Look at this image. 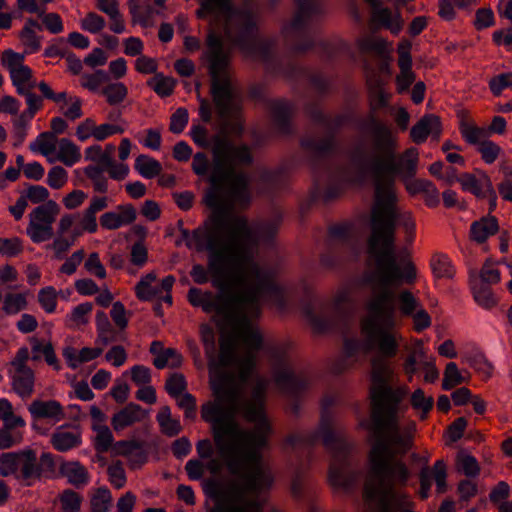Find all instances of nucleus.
<instances>
[{
  "instance_id": "f257e3e1",
  "label": "nucleus",
  "mask_w": 512,
  "mask_h": 512,
  "mask_svg": "<svg viewBox=\"0 0 512 512\" xmlns=\"http://www.w3.org/2000/svg\"><path fill=\"white\" fill-rule=\"evenodd\" d=\"M254 319L249 318V321L260 338L257 346L244 343L233 335L231 328L225 323H218L222 330L229 332L230 336L220 341L217 360L214 358V353L208 357L214 400L201 407V418L210 424L217 448L233 472L237 471L241 464L257 465L260 458L259 448L265 444L268 432V421L264 413L268 381L264 378L258 379L251 398L243 403L244 418L248 422L255 423L252 429H243L235 419L241 408V385L233 373L225 371L235 362V342H239L247 348L246 355L238 361L239 378L241 382L249 378L255 366V353L262 346V335L253 324Z\"/></svg>"
},
{
  "instance_id": "f03ea898",
  "label": "nucleus",
  "mask_w": 512,
  "mask_h": 512,
  "mask_svg": "<svg viewBox=\"0 0 512 512\" xmlns=\"http://www.w3.org/2000/svg\"><path fill=\"white\" fill-rule=\"evenodd\" d=\"M222 205L221 199L211 194L208 197L211 214L187 240L188 247L207 254V267L192 266L193 281L202 285L211 280L213 287L221 292L232 290V286L272 284L273 273L254 259V248L266 236L265 227H251L244 217L220 209Z\"/></svg>"
},
{
  "instance_id": "7ed1b4c3",
  "label": "nucleus",
  "mask_w": 512,
  "mask_h": 512,
  "mask_svg": "<svg viewBox=\"0 0 512 512\" xmlns=\"http://www.w3.org/2000/svg\"><path fill=\"white\" fill-rule=\"evenodd\" d=\"M391 252V245L367 247L368 268L362 277L363 283L370 288L365 303L366 314L362 317L365 347L386 357L397 354L401 341L396 330L397 310L402 316L413 318L417 332L431 325V318L420 300L407 289L397 291L403 284L414 283L417 277L415 265L411 259L397 261Z\"/></svg>"
},
{
  "instance_id": "20e7f679",
  "label": "nucleus",
  "mask_w": 512,
  "mask_h": 512,
  "mask_svg": "<svg viewBox=\"0 0 512 512\" xmlns=\"http://www.w3.org/2000/svg\"><path fill=\"white\" fill-rule=\"evenodd\" d=\"M197 14L199 18L211 15L233 21L235 45L243 53L258 57L272 76L283 77L292 83H298L301 78H305L314 90L315 97L305 95L304 108L311 120L322 126L321 128H343L348 119L355 117L353 111L338 115L332 125L331 116L323 108V100L332 89V80L322 73L312 72L294 60L280 57L275 50V40L260 36L258 15L249 5L239 7L233 0H202Z\"/></svg>"
},
{
  "instance_id": "39448f33",
  "label": "nucleus",
  "mask_w": 512,
  "mask_h": 512,
  "mask_svg": "<svg viewBox=\"0 0 512 512\" xmlns=\"http://www.w3.org/2000/svg\"><path fill=\"white\" fill-rule=\"evenodd\" d=\"M396 402L387 407L377 403L374 411L375 443L369 454L370 470L363 496L367 503L378 501V512H414L410 496L398 490L407 484L410 471L405 463L393 458L412 448L416 425L411 422L405 429L397 426Z\"/></svg>"
},
{
  "instance_id": "423d86ee",
  "label": "nucleus",
  "mask_w": 512,
  "mask_h": 512,
  "mask_svg": "<svg viewBox=\"0 0 512 512\" xmlns=\"http://www.w3.org/2000/svg\"><path fill=\"white\" fill-rule=\"evenodd\" d=\"M395 152L396 140L391 130H370L357 149L358 161L371 174L375 185L367 247L392 244L396 175L403 181L413 178L417 172L419 154L416 148L407 149L398 159Z\"/></svg>"
},
{
  "instance_id": "0eeeda50",
  "label": "nucleus",
  "mask_w": 512,
  "mask_h": 512,
  "mask_svg": "<svg viewBox=\"0 0 512 512\" xmlns=\"http://www.w3.org/2000/svg\"><path fill=\"white\" fill-rule=\"evenodd\" d=\"M233 293L221 292L213 294L192 287L188 291V301L194 307H200L206 313H215L219 323L231 328L235 337L244 343L257 346L259 335L250 325L249 318H258L261 303L265 298L278 299L282 289L275 283L260 286L258 283L249 286H232Z\"/></svg>"
},
{
  "instance_id": "6e6552de",
  "label": "nucleus",
  "mask_w": 512,
  "mask_h": 512,
  "mask_svg": "<svg viewBox=\"0 0 512 512\" xmlns=\"http://www.w3.org/2000/svg\"><path fill=\"white\" fill-rule=\"evenodd\" d=\"M210 130H191L193 141L202 148L211 149L214 154L215 166L210 177L212 189L206 194H215L223 205L220 209L231 214L234 203L245 202L249 199L248 177L245 173L235 172L240 165L252 162V156L247 146H233L228 140L226 130L210 134Z\"/></svg>"
},
{
  "instance_id": "1a4fd4ad",
  "label": "nucleus",
  "mask_w": 512,
  "mask_h": 512,
  "mask_svg": "<svg viewBox=\"0 0 512 512\" xmlns=\"http://www.w3.org/2000/svg\"><path fill=\"white\" fill-rule=\"evenodd\" d=\"M272 477L267 470H257L244 485L231 480L227 483L210 481L205 492L213 501L208 512H263V494L270 490ZM267 512H279L270 509Z\"/></svg>"
},
{
  "instance_id": "9d476101",
  "label": "nucleus",
  "mask_w": 512,
  "mask_h": 512,
  "mask_svg": "<svg viewBox=\"0 0 512 512\" xmlns=\"http://www.w3.org/2000/svg\"><path fill=\"white\" fill-rule=\"evenodd\" d=\"M207 51L205 53L209 72L213 81L211 84V94L213 104L205 99L200 100L199 117L209 124L211 123L214 110L218 117L227 119L235 110V94L229 81L220 78V75L227 67L228 60L224 52L222 39L218 34L210 31L206 37Z\"/></svg>"
},
{
  "instance_id": "9b49d317",
  "label": "nucleus",
  "mask_w": 512,
  "mask_h": 512,
  "mask_svg": "<svg viewBox=\"0 0 512 512\" xmlns=\"http://www.w3.org/2000/svg\"><path fill=\"white\" fill-rule=\"evenodd\" d=\"M360 332H362V319L360 320ZM362 342L355 339H347L344 344V351L347 357H354L360 351L365 353L375 352L377 356L371 361V387H370V398H371V430L375 436V421L374 411L377 407V403L382 402L384 406L394 405L396 402L395 416L397 418V426L400 427V415L407 410L406 405H402V401L406 397L408 390L406 387H397L393 389L389 383L392 378V370L385 359L389 357L381 355L377 350H368L365 347V339L363 333H361Z\"/></svg>"
},
{
  "instance_id": "f8f14e48",
  "label": "nucleus",
  "mask_w": 512,
  "mask_h": 512,
  "mask_svg": "<svg viewBox=\"0 0 512 512\" xmlns=\"http://www.w3.org/2000/svg\"><path fill=\"white\" fill-rule=\"evenodd\" d=\"M298 8L291 21L282 28L291 50L304 54L313 51L326 61H332L337 48L328 40L318 37L312 30V20L323 12L319 0H295Z\"/></svg>"
},
{
  "instance_id": "ddd939ff",
  "label": "nucleus",
  "mask_w": 512,
  "mask_h": 512,
  "mask_svg": "<svg viewBox=\"0 0 512 512\" xmlns=\"http://www.w3.org/2000/svg\"><path fill=\"white\" fill-rule=\"evenodd\" d=\"M323 439V444L332 454L329 468V481L332 486L348 489L357 483L361 477L360 472L351 468L347 456L351 450V443L342 433H335L332 429L330 416L323 413L317 436Z\"/></svg>"
},
{
  "instance_id": "4468645a",
  "label": "nucleus",
  "mask_w": 512,
  "mask_h": 512,
  "mask_svg": "<svg viewBox=\"0 0 512 512\" xmlns=\"http://www.w3.org/2000/svg\"><path fill=\"white\" fill-rule=\"evenodd\" d=\"M54 469L55 463L50 453H42L38 458L35 450L26 448L0 455V475L13 476L27 486L33 485L43 476L52 474Z\"/></svg>"
},
{
  "instance_id": "2eb2a0df",
  "label": "nucleus",
  "mask_w": 512,
  "mask_h": 512,
  "mask_svg": "<svg viewBox=\"0 0 512 512\" xmlns=\"http://www.w3.org/2000/svg\"><path fill=\"white\" fill-rule=\"evenodd\" d=\"M60 210V206L54 200H49L29 213L26 232L32 242L41 243L53 237V223L60 214Z\"/></svg>"
},
{
  "instance_id": "dca6fc26",
  "label": "nucleus",
  "mask_w": 512,
  "mask_h": 512,
  "mask_svg": "<svg viewBox=\"0 0 512 512\" xmlns=\"http://www.w3.org/2000/svg\"><path fill=\"white\" fill-rule=\"evenodd\" d=\"M251 100L262 104L275 123V128H293L291 120L295 113V105L285 99H270L263 84H252L248 89Z\"/></svg>"
},
{
  "instance_id": "f3484780",
  "label": "nucleus",
  "mask_w": 512,
  "mask_h": 512,
  "mask_svg": "<svg viewBox=\"0 0 512 512\" xmlns=\"http://www.w3.org/2000/svg\"><path fill=\"white\" fill-rule=\"evenodd\" d=\"M270 432H271V428H270V425L268 424V432H267V435H266V442L263 446H261L259 448V454H260V458L258 460V463L256 466H253V465H250V464H241L238 468L237 471L233 472L230 470V468L228 467V464H227V461L225 460V458L220 454L219 450H217V453L219 455V457L221 458L222 462L216 458H208L209 460L207 461L206 465L204 466V469L206 468L211 474H218L220 473V471L222 470V467H223V464L225 465V467L227 468V470L229 471V473L231 475H237V476H240V478H229L225 481H218L216 480V482L218 483H227L231 480H234V481H237L239 483V485H244L247 481V478L251 475H253L254 473H256L257 470H267L269 472V474L271 475L272 477V483H271V486H273L274 484V474H273V471L271 470V468L265 464L263 462V456H262V451L263 449L267 446V443H268V437L270 435ZM214 441V444L215 443V440L213 439ZM215 447H217V445H215ZM218 449V448H216ZM210 481H215V479H209L205 482L204 486H203V491H205V486L207 485L208 482ZM272 487H270L271 489ZM206 493V492H204ZM207 497H209L207 494H205Z\"/></svg>"
},
{
  "instance_id": "a211bd4d",
  "label": "nucleus",
  "mask_w": 512,
  "mask_h": 512,
  "mask_svg": "<svg viewBox=\"0 0 512 512\" xmlns=\"http://www.w3.org/2000/svg\"><path fill=\"white\" fill-rule=\"evenodd\" d=\"M462 186V189L473 193L478 198H488L492 211L496 207L497 195L493 188L491 179L486 174L476 177L473 174L465 173L456 179Z\"/></svg>"
},
{
  "instance_id": "6ab92c4d",
  "label": "nucleus",
  "mask_w": 512,
  "mask_h": 512,
  "mask_svg": "<svg viewBox=\"0 0 512 512\" xmlns=\"http://www.w3.org/2000/svg\"><path fill=\"white\" fill-rule=\"evenodd\" d=\"M432 478L436 483V491L439 494L444 493L447 490V467L443 460H437L432 469L429 467H423L419 474L420 480V491L419 495L422 499H426L429 496V491L432 486Z\"/></svg>"
},
{
  "instance_id": "aec40b11",
  "label": "nucleus",
  "mask_w": 512,
  "mask_h": 512,
  "mask_svg": "<svg viewBox=\"0 0 512 512\" xmlns=\"http://www.w3.org/2000/svg\"><path fill=\"white\" fill-rule=\"evenodd\" d=\"M12 390L22 399L30 398L34 393L35 373L28 368H9Z\"/></svg>"
},
{
  "instance_id": "412c9836",
  "label": "nucleus",
  "mask_w": 512,
  "mask_h": 512,
  "mask_svg": "<svg viewBox=\"0 0 512 512\" xmlns=\"http://www.w3.org/2000/svg\"><path fill=\"white\" fill-rule=\"evenodd\" d=\"M28 411L35 420L48 419L56 423L65 417L62 405L56 400H34L28 406Z\"/></svg>"
},
{
  "instance_id": "4be33fe9",
  "label": "nucleus",
  "mask_w": 512,
  "mask_h": 512,
  "mask_svg": "<svg viewBox=\"0 0 512 512\" xmlns=\"http://www.w3.org/2000/svg\"><path fill=\"white\" fill-rule=\"evenodd\" d=\"M136 219V210L131 204L120 205L117 211L106 212L100 217V224L107 230H116L129 225Z\"/></svg>"
},
{
  "instance_id": "5701e85b",
  "label": "nucleus",
  "mask_w": 512,
  "mask_h": 512,
  "mask_svg": "<svg viewBox=\"0 0 512 512\" xmlns=\"http://www.w3.org/2000/svg\"><path fill=\"white\" fill-rule=\"evenodd\" d=\"M26 422L23 418H14L3 423L0 428V450H6L22 443Z\"/></svg>"
},
{
  "instance_id": "b1692460",
  "label": "nucleus",
  "mask_w": 512,
  "mask_h": 512,
  "mask_svg": "<svg viewBox=\"0 0 512 512\" xmlns=\"http://www.w3.org/2000/svg\"><path fill=\"white\" fill-rule=\"evenodd\" d=\"M145 417L146 413L140 405L129 403L113 415L111 425L113 429L118 432L142 421Z\"/></svg>"
},
{
  "instance_id": "393cba45",
  "label": "nucleus",
  "mask_w": 512,
  "mask_h": 512,
  "mask_svg": "<svg viewBox=\"0 0 512 512\" xmlns=\"http://www.w3.org/2000/svg\"><path fill=\"white\" fill-rule=\"evenodd\" d=\"M373 20L381 27L388 29L393 35H398L402 30V19L399 13L393 14L392 10L384 7L382 2L371 7Z\"/></svg>"
},
{
  "instance_id": "a878e982",
  "label": "nucleus",
  "mask_w": 512,
  "mask_h": 512,
  "mask_svg": "<svg viewBox=\"0 0 512 512\" xmlns=\"http://www.w3.org/2000/svg\"><path fill=\"white\" fill-rule=\"evenodd\" d=\"M51 444L59 452H66L81 444V433L77 428L59 427L51 435Z\"/></svg>"
},
{
  "instance_id": "bb28decb",
  "label": "nucleus",
  "mask_w": 512,
  "mask_h": 512,
  "mask_svg": "<svg viewBox=\"0 0 512 512\" xmlns=\"http://www.w3.org/2000/svg\"><path fill=\"white\" fill-rule=\"evenodd\" d=\"M274 378L277 386L288 393H296L307 384V381L295 375L287 364H281L276 368Z\"/></svg>"
},
{
  "instance_id": "cd10ccee",
  "label": "nucleus",
  "mask_w": 512,
  "mask_h": 512,
  "mask_svg": "<svg viewBox=\"0 0 512 512\" xmlns=\"http://www.w3.org/2000/svg\"><path fill=\"white\" fill-rule=\"evenodd\" d=\"M395 202H393V213H394V220H393V226L396 227V223L404 229L406 241L411 243L414 240L415 237V220L410 212H402L397 213ZM391 253L392 255L399 261L400 259H410L406 256H400L398 257L395 252V229L393 230V240L391 244Z\"/></svg>"
},
{
  "instance_id": "c85d7f7f",
  "label": "nucleus",
  "mask_w": 512,
  "mask_h": 512,
  "mask_svg": "<svg viewBox=\"0 0 512 512\" xmlns=\"http://www.w3.org/2000/svg\"><path fill=\"white\" fill-rule=\"evenodd\" d=\"M301 146L311 156L322 157L332 150L334 140L330 135L312 134L302 139Z\"/></svg>"
},
{
  "instance_id": "c756f323",
  "label": "nucleus",
  "mask_w": 512,
  "mask_h": 512,
  "mask_svg": "<svg viewBox=\"0 0 512 512\" xmlns=\"http://www.w3.org/2000/svg\"><path fill=\"white\" fill-rule=\"evenodd\" d=\"M59 471L69 484L81 488L89 483L90 475L87 469L77 461H69L61 464Z\"/></svg>"
},
{
  "instance_id": "7c9ffc66",
  "label": "nucleus",
  "mask_w": 512,
  "mask_h": 512,
  "mask_svg": "<svg viewBox=\"0 0 512 512\" xmlns=\"http://www.w3.org/2000/svg\"><path fill=\"white\" fill-rule=\"evenodd\" d=\"M498 230L499 225L496 217H483L472 223L470 228V238L477 243H483L488 237L497 233Z\"/></svg>"
},
{
  "instance_id": "2f4dec72",
  "label": "nucleus",
  "mask_w": 512,
  "mask_h": 512,
  "mask_svg": "<svg viewBox=\"0 0 512 512\" xmlns=\"http://www.w3.org/2000/svg\"><path fill=\"white\" fill-rule=\"evenodd\" d=\"M97 339L96 343L101 346H107L116 341L117 332L110 323L107 314L104 311L96 313Z\"/></svg>"
},
{
  "instance_id": "473e14b6",
  "label": "nucleus",
  "mask_w": 512,
  "mask_h": 512,
  "mask_svg": "<svg viewBox=\"0 0 512 512\" xmlns=\"http://www.w3.org/2000/svg\"><path fill=\"white\" fill-rule=\"evenodd\" d=\"M370 110L373 114L380 111L388 112L393 106L390 104V93L378 82L369 88Z\"/></svg>"
},
{
  "instance_id": "72a5a7b5",
  "label": "nucleus",
  "mask_w": 512,
  "mask_h": 512,
  "mask_svg": "<svg viewBox=\"0 0 512 512\" xmlns=\"http://www.w3.org/2000/svg\"><path fill=\"white\" fill-rule=\"evenodd\" d=\"M157 276L154 272H150L143 276L135 287L136 296L143 301H150L154 298L161 297V290L158 285H154Z\"/></svg>"
},
{
  "instance_id": "f704fd0d",
  "label": "nucleus",
  "mask_w": 512,
  "mask_h": 512,
  "mask_svg": "<svg viewBox=\"0 0 512 512\" xmlns=\"http://www.w3.org/2000/svg\"><path fill=\"white\" fill-rule=\"evenodd\" d=\"M92 310L93 305L90 302L77 305L67 316L66 325L72 329L83 328L88 324Z\"/></svg>"
},
{
  "instance_id": "c9c22d12",
  "label": "nucleus",
  "mask_w": 512,
  "mask_h": 512,
  "mask_svg": "<svg viewBox=\"0 0 512 512\" xmlns=\"http://www.w3.org/2000/svg\"><path fill=\"white\" fill-rule=\"evenodd\" d=\"M56 131H45L41 133L34 142L30 144V149L39 152L44 156H49L56 151L57 135Z\"/></svg>"
},
{
  "instance_id": "e433bc0d",
  "label": "nucleus",
  "mask_w": 512,
  "mask_h": 512,
  "mask_svg": "<svg viewBox=\"0 0 512 512\" xmlns=\"http://www.w3.org/2000/svg\"><path fill=\"white\" fill-rule=\"evenodd\" d=\"M27 305L26 293L8 292L3 297L2 311L6 315H15L25 310Z\"/></svg>"
},
{
  "instance_id": "4c0bfd02",
  "label": "nucleus",
  "mask_w": 512,
  "mask_h": 512,
  "mask_svg": "<svg viewBox=\"0 0 512 512\" xmlns=\"http://www.w3.org/2000/svg\"><path fill=\"white\" fill-rule=\"evenodd\" d=\"M81 158L79 149L69 140L63 138L58 142L57 160L71 167Z\"/></svg>"
},
{
  "instance_id": "58836bf2",
  "label": "nucleus",
  "mask_w": 512,
  "mask_h": 512,
  "mask_svg": "<svg viewBox=\"0 0 512 512\" xmlns=\"http://www.w3.org/2000/svg\"><path fill=\"white\" fill-rule=\"evenodd\" d=\"M134 168L141 176L147 179L154 178L162 170V166L157 160L146 155H140L136 158Z\"/></svg>"
},
{
  "instance_id": "ea45409f",
  "label": "nucleus",
  "mask_w": 512,
  "mask_h": 512,
  "mask_svg": "<svg viewBox=\"0 0 512 512\" xmlns=\"http://www.w3.org/2000/svg\"><path fill=\"white\" fill-rule=\"evenodd\" d=\"M468 377H466L457 367L456 363L449 362L443 374L442 388L446 391L462 384L467 383Z\"/></svg>"
},
{
  "instance_id": "a19ab883",
  "label": "nucleus",
  "mask_w": 512,
  "mask_h": 512,
  "mask_svg": "<svg viewBox=\"0 0 512 512\" xmlns=\"http://www.w3.org/2000/svg\"><path fill=\"white\" fill-rule=\"evenodd\" d=\"M157 421L162 431L168 436H175L181 431L180 422L171 417V410L168 406L160 408Z\"/></svg>"
},
{
  "instance_id": "79ce46f5",
  "label": "nucleus",
  "mask_w": 512,
  "mask_h": 512,
  "mask_svg": "<svg viewBox=\"0 0 512 512\" xmlns=\"http://www.w3.org/2000/svg\"><path fill=\"white\" fill-rule=\"evenodd\" d=\"M61 512H80L82 496L72 489H65L58 496Z\"/></svg>"
},
{
  "instance_id": "37998d69",
  "label": "nucleus",
  "mask_w": 512,
  "mask_h": 512,
  "mask_svg": "<svg viewBox=\"0 0 512 512\" xmlns=\"http://www.w3.org/2000/svg\"><path fill=\"white\" fill-rule=\"evenodd\" d=\"M411 406L413 409L420 411V419L425 420L432 410L434 399L431 396H425L422 389H416L410 398Z\"/></svg>"
},
{
  "instance_id": "c03bdc74",
  "label": "nucleus",
  "mask_w": 512,
  "mask_h": 512,
  "mask_svg": "<svg viewBox=\"0 0 512 512\" xmlns=\"http://www.w3.org/2000/svg\"><path fill=\"white\" fill-rule=\"evenodd\" d=\"M182 362V355L174 348H166L153 360L154 366L158 369H163L166 366L177 368L181 366Z\"/></svg>"
},
{
  "instance_id": "a18cd8bd",
  "label": "nucleus",
  "mask_w": 512,
  "mask_h": 512,
  "mask_svg": "<svg viewBox=\"0 0 512 512\" xmlns=\"http://www.w3.org/2000/svg\"><path fill=\"white\" fill-rule=\"evenodd\" d=\"M92 512H108L112 504V495L108 488L101 487L95 490L90 500Z\"/></svg>"
},
{
  "instance_id": "49530a36",
  "label": "nucleus",
  "mask_w": 512,
  "mask_h": 512,
  "mask_svg": "<svg viewBox=\"0 0 512 512\" xmlns=\"http://www.w3.org/2000/svg\"><path fill=\"white\" fill-rule=\"evenodd\" d=\"M95 432L94 437V448L99 453H105L109 451L113 446V434L109 427L97 426L92 429Z\"/></svg>"
},
{
  "instance_id": "de8ad7c7",
  "label": "nucleus",
  "mask_w": 512,
  "mask_h": 512,
  "mask_svg": "<svg viewBox=\"0 0 512 512\" xmlns=\"http://www.w3.org/2000/svg\"><path fill=\"white\" fill-rule=\"evenodd\" d=\"M356 45L362 54L376 52L380 55H384L387 53V42L383 39L374 40L370 37H359L356 39Z\"/></svg>"
},
{
  "instance_id": "09e8293b",
  "label": "nucleus",
  "mask_w": 512,
  "mask_h": 512,
  "mask_svg": "<svg viewBox=\"0 0 512 512\" xmlns=\"http://www.w3.org/2000/svg\"><path fill=\"white\" fill-rule=\"evenodd\" d=\"M475 301L482 307L489 309L496 304L492 290L487 284L476 282L472 285Z\"/></svg>"
},
{
  "instance_id": "8fccbe9b",
  "label": "nucleus",
  "mask_w": 512,
  "mask_h": 512,
  "mask_svg": "<svg viewBox=\"0 0 512 512\" xmlns=\"http://www.w3.org/2000/svg\"><path fill=\"white\" fill-rule=\"evenodd\" d=\"M103 168L99 166L89 165L84 169V174L93 183L96 192L105 193L108 190V181L104 176Z\"/></svg>"
},
{
  "instance_id": "3c124183",
  "label": "nucleus",
  "mask_w": 512,
  "mask_h": 512,
  "mask_svg": "<svg viewBox=\"0 0 512 512\" xmlns=\"http://www.w3.org/2000/svg\"><path fill=\"white\" fill-rule=\"evenodd\" d=\"M82 86L92 92H97L100 85L110 80L108 72L102 69L96 70L94 73L82 74Z\"/></svg>"
},
{
  "instance_id": "603ef678",
  "label": "nucleus",
  "mask_w": 512,
  "mask_h": 512,
  "mask_svg": "<svg viewBox=\"0 0 512 512\" xmlns=\"http://www.w3.org/2000/svg\"><path fill=\"white\" fill-rule=\"evenodd\" d=\"M433 273L438 278H451L454 275V268L445 255H435L431 260Z\"/></svg>"
},
{
  "instance_id": "864d4df0",
  "label": "nucleus",
  "mask_w": 512,
  "mask_h": 512,
  "mask_svg": "<svg viewBox=\"0 0 512 512\" xmlns=\"http://www.w3.org/2000/svg\"><path fill=\"white\" fill-rule=\"evenodd\" d=\"M149 85L161 97L170 96L173 92L175 82L169 77H165L161 73H156L153 78L149 80Z\"/></svg>"
},
{
  "instance_id": "5fc2aeb1",
  "label": "nucleus",
  "mask_w": 512,
  "mask_h": 512,
  "mask_svg": "<svg viewBox=\"0 0 512 512\" xmlns=\"http://www.w3.org/2000/svg\"><path fill=\"white\" fill-rule=\"evenodd\" d=\"M102 95H104L107 98V101L112 104L116 105L121 103L124 98L127 95V88L123 83L117 82V83H111L105 86L101 90Z\"/></svg>"
},
{
  "instance_id": "6e6d98bb",
  "label": "nucleus",
  "mask_w": 512,
  "mask_h": 512,
  "mask_svg": "<svg viewBox=\"0 0 512 512\" xmlns=\"http://www.w3.org/2000/svg\"><path fill=\"white\" fill-rule=\"evenodd\" d=\"M187 388V382L183 374H172L165 383L167 393L173 397L178 398Z\"/></svg>"
},
{
  "instance_id": "4d7b16f0",
  "label": "nucleus",
  "mask_w": 512,
  "mask_h": 512,
  "mask_svg": "<svg viewBox=\"0 0 512 512\" xmlns=\"http://www.w3.org/2000/svg\"><path fill=\"white\" fill-rule=\"evenodd\" d=\"M38 302L47 313H53L57 306V292L52 286L42 288L38 293Z\"/></svg>"
},
{
  "instance_id": "13d9d810",
  "label": "nucleus",
  "mask_w": 512,
  "mask_h": 512,
  "mask_svg": "<svg viewBox=\"0 0 512 512\" xmlns=\"http://www.w3.org/2000/svg\"><path fill=\"white\" fill-rule=\"evenodd\" d=\"M457 468L466 476H476L479 474L480 468L475 457L460 453L457 456Z\"/></svg>"
},
{
  "instance_id": "bf43d9fd",
  "label": "nucleus",
  "mask_w": 512,
  "mask_h": 512,
  "mask_svg": "<svg viewBox=\"0 0 512 512\" xmlns=\"http://www.w3.org/2000/svg\"><path fill=\"white\" fill-rule=\"evenodd\" d=\"M105 26V19L95 12H89L86 17L81 20V28L92 34L99 33Z\"/></svg>"
},
{
  "instance_id": "052dcab7",
  "label": "nucleus",
  "mask_w": 512,
  "mask_h": 512,
  "mask_svg": "<svg viewBox=\"0 0 512 512\" xmlns=\"http://www.w3.org/2000/svg\"><path fill=\"white\" fill-rule=\"evenodd\" d=\"M68 181V173L61 166L52 167L47 175V184L55 190L61 189Z\"/></svg>"
},
{
  "instance_id": "680f3d73",
  "label": "nucleus",
  "mask_w": 512,
  "mask_h": 512,
  "mask_svg": "<svg viewBox=\"0 0 512 512\" xmlns=\"http://www.w3.org/2000/svg\"><path fill=\"white\" fill-rule=\"evenodd\" d=\"M477 151L481 154V158L485 163L492 164L496 161L502 150L499 145L487 139L485 142L480 143Z\"/></svg>"
},
{
  "instance_id": "e2e57ef3",
  "label": "nucleus",
  "mask_w": 512,
  "mask_h": 512,
  "mask_svg": "<svg viewBox=\"0 0 512 512\" xmlns=\"http://www.w3.org/2000/svg\"><path fill=\"white\" fill-rule=\"evenodd\" d=\"M489 87L496 96L500 95L503 90L512 88V72L495 75L490 79Z\"/></svg>"
},
{
  "instance_id": "0e129e2a",
  "label": "nucleus",
  "mask_w": 512,
  "mask_h": 512,
  "mask_svg": "<svg viewBox=\"0 0 512 512\" xmlns=\"http://www.w3.org/2000/svg\"><path fill=\"white\" fill-rule=\"evenodd\" d=\"M87 155L93 160L97 162L96 166H99L103 168L104 171H107V169L115 162L111 154L108 152H101V147L91 146L86 151Z\"/></svg>"
},
{
  "instance_id": "69168bd1",
  "label": "nucleus",
  "mask_w": 512,
  "mask_h": 512,
  "mask_svg": "<svg viewBox=\"0 0 512 512\" xmlns=\"http://www.w3.org/2000/svg\"><path fill=\"white\" fill-rule=\"evenodd\" d=\"M49 195V191L46 187L42 185H30L25 190L23 196L26 198V201L29 200L33 204H43L49 201Z\"/></svg>"
},
{
  "instance_id": "338daca9",
  "label": "nucleus",
  "mask_w": 512,
  "mask_h": 512,
  "mask_svg": "<svg viewBox=\"0 0 512 512\" xmlns=\"http://www.w3.org/2000/svg\"><path fill=\"white\" fill-rule=\"evenodd\" d=\"M23 251L22 241L17 238H0V254L14 257Z\"/></svg>"
},
{
  "instance_id": "774afa93",
  "label": "nucleus",
  "mask_w": 512,
  "mask_h": 512,
  "mask_svg": "<svg viewBox=\"0 0 512 512\" xmlns=\"http://www.w3.org/2000/svg\"><path fill=\"white\" fill-rule=\"evenodd\" d=\"M110 483L116 488L121 489L126 484L125 470L120 462L111 464L107 468Z\"/></svg>"
}]
</instances>
